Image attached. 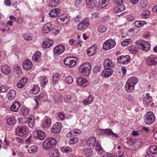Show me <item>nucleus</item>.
I'll return each mask as SVG.
<instances>
[{
  "label": "nucleus",
  "instance_id": "nucleus-1",
  "mask_svg": "<svg viewBox=\"0 0 157 157\" xmlns=\"http://www.w3.org/2000/svg\"><path fill=\"white\" fill-rule=\"evenodd\" d=\"M138 82V79L136 77L129 78L126 83L125 87L126 91L128 93L132 92L134 90V86Z\"/></svg>",
  "mask_w": 157,
  "mask_h": 157
},
{
  "label": "nucleus",
  "instance_id": "nucleus-2",
  "mask_svg": "<svg viewBox=\"0 0 157 157\" xmlns=\"http://www.w3.org/2000/svg\"><path fill=\"white\" fill-rule=\"evenodd\" d=\"M90 64L88 62L81 64L78 68V72L81 75L86 77L89 76L91 70Z\"/></svg>",
  "mask_w": 157,
  "mask_h": 157
},
{
  "label": "nucleus",
  "instance_id": "nucleus-3",
  "mask_svg": "<svg viewBox=\"0 0 157 157\" xmlns=\"http://www.w3.org/2000/svg\"><path fill=\"white\" fill-rule=\"evenodd\" d=\"M56 140L52 137L49 138L44 142L43 144V148L46 151L49 150L53 148L56 144Z\"/></svg>",
  "mask_w": 157,
  "mask_h": 157
},
{
  "label": "nucleus",
  "instance_id": "nucleus-4",
  "mask_svg": "<svg viewBox=\"0 0 157 157\" xmlns=\"http://www.w3.org/2000/svg\"><path fill=\"white\" fill-rule=\"evenodd\" d=\"M136 44L140 49L145 52L148 51L150 48V44L146 41L139 40L136 42Z\"/></svg>",
  "mask_w": 157,
  "mask_h": 157
},
{
  "label": "nucleus",
  "instance_id": "nucleus-5",
  "mask_svg": "<svg viewBox=\"0 0 157 157\" xmlns=\"http://www.w3.org/2000/svg\"><path fill=\"white\" fill-rule=\"evenodd\" d=\"M155 117L154 114L151 112H147L144 119L145 122L147 124H150L155 121Z\"/></svg>",
  "mask_w": 157,
  "mask_h": 157
},
{
  "label": "nucleus",
  "instance_id": "nucleus-6",
  "mask_svg": "<svg viewBox=\"0 0 157 157\" xmlns=\"http://www.w3.org/2000/svg\"><path fill=\"white\" fill-rule=\"evenodd\" d=\"M116 42L112 39L107 40L103 44L102 47L104 50H108L113 48L115 45Z\"/></svg>",
  "mask_w": 157,
  "mask_h": 157
},
{
  "label": "nucleus",
  "instance_id": "nucleus-7",
  "mask_svg": "<svg viewBox=\"0 0 157 157\" xmlns=\"http://www.w3.org/2000/svg\"><path fill=\"white\" fill-rule=\"evenodd\" d=\"M118 63L123 64H127L130 61V57L128 55L121 56L117 58Z\"/></svg>",
  "mask_w": 157,
  "mask_h": 157
},
{
  "label": "nucleus",
  "instance_id": "nucleus-8",
  "mask_svg": "<svg viewBox=\"0 0 157 157\" xmlns=\"http://www.w3.org/2000/svg\"><path fill=\"white\" fill-rule=\"evenodd\" d=\"M102 132L104 134L111 137L113 140L116 139L118 137V135L113 132L110 128L104 129L102 131Z\"/></svg>",
  "mask_w": 157,
  "mask_h": 157
},
{
  "label": "nucleus",
  "instance_id": "nucleus-9",
  "mask_svg": "<svg viewBox=\"0 0 157 157\" xmlns=\"http://www.w3.org/2000/svg\"><path fill=\"white\" fill-rule=\"evenodd\" d=\"M61 124L59 122H56L51 128V132L52 134H57L61 131Z\"/></svg>",
  "mask_w": 157,
  "mask_h": 157
},
{
  "label": "nucleus",
  "instance_id": "nucleus-10",
  "mask_svg": "<svg viewBox=\"0 0 157 157\" xmlns=\"http://www.w3.org/2000/svg\"><path fill=\"white\" fill-rule=\"evenodd\" d=\"M64 46L61 44L56 46L53 49V52L54 55H59L62 54L65 51Z\"/></svg>",
  "mask_w": 157,
  "mask_h": 157
},
{
  "label": "nucleus",
  "instance_id": "nucleus-11",
  "mask_svg": "<svg viewBox=\"0 0 157 157\" xmlns=\"http://www.w3.org/2000/svg\"><path fill=\"white\" fill-rule=\"evenodd\" d=\"M89 22L88 21L84 20L79 23L77 26V29L79 31H84L89 26Z\"/></svg>",
  "mask_w": 157,
  "mask_h": 157
},
{
  "label": "nucleus",
  "instance_id": "nucleus-12",
  "mask_svg": "<svg viewBox=\"0 0 157 157\" xmlns=\"http://www.w3.org/2000/svg\"><path fill=\"white\" fill-rule=\"evenodd\" d=\"M34 137L40 140H43L45 137V134L41 130H36L33 132Z\"/></svg>",
  "mask_w": 157,
  "mask_h": 157
},
{
  "label": "nucleus",
  "instance_id": "nucleus-13",
  "mask_svg": "<svg viewBox=\"0 0 157 157\" xmlns=\"http://www.w3.org/2000/svg\"><path fill=\"white\" fill-rule=\"evenodd\" d=\"M57 22L63 24H65L69 21V19L66 15H60L57 18Z\"/></svg>",
  "mask_w": 157,
  "mask_h": 157
},
{
  "label": "nucleus",
  "instance_id": "nucleus-14",
  "mask_svg": "<svg viewBox=\"0 0 157 157\" xmlns=\"http://www.w3.org/2000/svg\"><path fill=\"white\" fill-rule=\"evenodd\" d=\"M105 68L101 73V75L103 77L108 78L112 75L113 70L110 68Z\"/></svg>",
  "mask_w": 157,
  "mask_h": 157
},
{
  "label": "nucleus",
  "instance_id": "nucleus-15",
  "mask_svg": "<svg viewBox=\"0 0 157 157\" xmlns=\"http://www.w3.org/2000/svg\"><path fill=\"white\" fill-rule=\"evenodd\" d=\"M54 44L53 40L49 39L48 37L45 38V40L42 44V47L44 48H48L52 46Z\"/></svg>",
  "mask_w": 157,
  "mask_h": 157
},
{
  "label": "nucleus",
  "instance_id": "nucleus-16",
  "mask_svg": "<svg viewBox=\"0 0 157 157\" xmlns=\"http://www.w3.org/2000/svg\"><path fill=\"white\" fill-rule=\"evenodd\" d=\"M96 142V138L93 136L89 138L86 141L87 145L91 149L95 147Z\"/></svg>",
  "mask_w": 157,
  "mask_h": 157
},
{
  "label": "nucleus",
  "instance_id": "nucleus-17",
  "mask_svg": "<svg viewBox=\"0 0 157 157\" xmlns=\"http://www.w3.org/2000/svg\"><path fill=\"white\" fill-rule=\"evenodd\" d=\"M146 64L149 66L155 65L157 64V57H148L146 60Z\"/></svg>",
  "mask_w": 157,
  "mask_h": 157
},
{
  "label": "nucleus",
  "instance_id": "nucleus-18",
  "mask_svg": "<svg viewBox=\"0 0 157 157\" xmlns=\"http://www.w3.org/2000/svg\"><path fill=\"white\" fill-rule=\"evenodd\" d=\"M28 129L24 127H20L17 128L16 132L18 135L21 136H24L27 132Z\"/></svg>",
  "mask_w": 157,
  "mask_h": 157
},
{
  "label": "nucleus",
  "instance_id": "nucleus-19",
  "mask_svg": "<svg viewBox=\"0 0 157 157\" xmlns=\"http://www.w3.org/2000/svg\"><path fill=\"white\" fill-rule=\"evenodd\" d=\"M77 83L78 86L85 87L89 84L87 80L82 77H78L77 79Z\"/></svg>",
  "mask_w": 157,
  "mask_h": 157
},
{
  "label": "nucleus",
  "instance_id": "nucleus-20",
  "mask_svg": "<svg viewBox=\"0 0 157 157\" xmlns=\"http://www.w3.org/2000/svg\"><path fill=\"white\" fill-rule=\"evenodd\" d=\"M22 66L24 69L26 70H29L31 69L33 65L31 61L26 59L23 62Z\"/></svg>",
  "mask_w": 157,
  "mask_h": 157
},
{
  "label": "nucleus",
  "instance_id": "nucleus-21",
  "mask_svg": "<svg viewBox=\"0 0 157 157\" xmlns=\"http://www.w3.org/2000/svg\"><path fill=\"white\" fill-rule=\"evenodd\" d=\"M60 13V10L58 8H55L51 10L49 13V16L52 18L57 17Z\"/></svg>",
  "mask_w": 157,
  "mask_h": 157
},
{
  "label": "nucleus",
  "instance_id": "nucleus-22",
  "mask_svg": "<svg viewBox=\"0 0 157 157\" xmlns=\"http://www.w3.org/2000/svg\"><path fill=\"white\" fill-rule=\"evenodd\" d=\"M97 46L93 45L88 48L87 50V54L89 56H92L94 55L97 51Z\"/></svg>",
  "mask_w": 157,
  "mask_h": 157
},
{
  "label": "nucleus",
  "instance_id": "nucleus-23",
  "mask_svg": "<svg viewBox=\"0 0 157 157\" xmlns=\"http://www.w3.org/2000/svg\"><path fill=\"white\" fill-rule=\"evenodd\" d=\"M21 107V104L20 102L15 101L11 105L10 107V110L13 112H17Z\"/></svg>",
  "mask_w": 157,
  "mask_h": 157
},
{
  "label": "nucleus",
  "instance_id": "nucleus-24",
  "mask_svg": "<svg viewBox=\"0 0 157 157\" xmlns=\"http://www.w3.org/2000/svg\"><path fill=\"white\" fill-rule=\"evenodd\" d=\"M86 5L89 8H94L98 7V3L97 0H86Z\"/></svg>",
  "mask_w": 157,
  "mask_h": 157
},
{
  "label": "nucleus",
  "instance_id": "nucleus-25",
  "mask_svg": "<svg viewBox=\"0 0 157 157\" xmlns=\"http://www.w3.org/2000/svg\"><path fill=\"white\" fill-rule=\"evenodd\" d=\"M104 65L105 68H113L115 66L114 64L111 60L108 58L105 59Z\"/></svg>",
  "mask_w": 157,
  "mask_h": 157
},
{
  "label": "nucleus",
  "instance_id": "nucleus-26",
  "mask_svg": "<svg viewBox=\"0 0 157 157\" xmlns=\"http://www.w3.org/2000/svg\"><path fill=\"white\" fill-rule=\"evenodd\" d=\"M7 124L9 125L14 124L16 122V120L14 116H6V118Z\"/></svg>",
  "mask_w": 157,
  "mask_h": 157
},
{
  "label": "nucleus",
  "instance_id": "nucleus-27",
  "mask_svg": "<svg viewBox=\"0 0 157 157\" xmlns=\"http://www.w3.org/2000/svg\"><path fill=\"white\" fill-rule=\"evenodd\" d=\"M41 53L39 51L35 52L32 57V60L35 62L39 61L40 60Z\"/></svg>",
  "mask_w": 157,
  "mask_h": 157
},
{
  "label": "nucleus",
  "instance_id": "nucleus-28",
  "mask_svg": "<svg viewBox=\"0 0 157 157\" xmlns=\"http://www.w3.org/2000/svg\"><path fill=\"white\" fill-rule=\"evenodd\" d=\"M27 81V78H23L17 83V86L19 88H22L24 86Z\"/></svg>",
  "mask_w": 157,
  "mask_h": 157
},
{
  "label": "nucleus",
  "instance_id": "nucleus-29",
  "mask_svg": "<svg viewBox=\"0 0 157 157\" xmlns=\"http://www.w3.org/2000/svg\"><path fill=\"white\" fill-rule=\"evenodd\" d=\"M152 101L151 97L149 94H146L143 99L144 104L145 106L148 105Z\"/></svg>",
  "mask_w": 157,
  "mask_h": 157
},
{
  "label": "nucleus",
  "instance_id": "nucleus-30",
  "mask_svg": "<svg viewBox=\"0 0 157 157\" xmlns=\"http://www.w3.org/2000/svg\"><path fill=\"white\" fill-rule=\"evenodd\" d=\"M7 95L8 99L10 100H12L16 96V92L14 90H10L7 93Z\"/></svg>",
  "mask_w": 157,
  "mask_h": 157
},
{
  "label": "nucleus",
  "instance_id": "nucleus-31",
  "mask_svg": "<svg viewBox=\"0 0 157 157\" xmlns=\"http://www.w3.org/2000/svg\"><path fill=\"white\" fill-rule=\"evenodd\" d=\"M1 69L2 72L5 75H9L10 72V69L7 65L2 66L1 67Z\"/></svg>",
  "mask_w": 157,
  "mask_h": 157
},
{
  "label": "nucleus",
  "instance_id": "nucleus-32",
  "mask_svg": "<svg viewBox=\"0 0 157 157\" xmlns=\"http://www.w3.org/2000/svg\"><path fill=\"white\" fill-rule=\"evenodd\" d=\"M125 9V6L123 4H120L115 6L113 11L115 13H118L123 10Z\"/></svg>",
  "mask_w": 157,
  "mask_h": 157
},
{
  "label": "nucleus",
  "instance_id": "nucleus-33",
  "mask_svg": "<svg viewBox=\"0 0 157 157\" xmlns=\"http://www.w3.org/2000/svg\"><path fill=\"white\" fill-rule=\"evenodd\" d=\"M51 28V23H48L45 25L43 27V32L45 34L48 33L50 31Z\"/></svg>",
  "mask_w": 157,
  "mask_h": 157
},
{
  "label": "nucleus",
  "instance_id": "nucleus-34",
  "mask_svg": "<svg viewBox=\"0 0 157 157\" xmlns=\"http://www.w3.org/2000/svg\"><path fill=\"white\" fill-rule=\"evenodd\" d=\"M109 2V0H101L98 4V7L102 8L108 5Z\"/></svg>",
  "mask_w": 157,
  "mask_h": 157
},
{
  "label": "nucleus",
  "instance_id": "nucleus-35",
  "mask_svg": "<svg viewBox=\"0 0 157 157\" xmlns=\"http://www.w3.org/2000/svg\"><path fill=\"white\" fill-rule=\"evenodd\" d=\"M60 74L58 73L54 74L52 77V82L53 84L56 85L58 83L60 79Z\"/></svg>",
  "mask_w": 157,
  "mask_h": 157
},
{
  "label": "nucleus",
  "instance_id": "nucleus-36",
  "mask_svg": "<svg viewBox=\"0 0 157 157\" xmlns=\"http://www.w3.org/2000/svg\"><path fill=\"white\" fill-rule=\"evenodd\" d=\"M35 118L32 115L29 117L28 119V124L29 126L31 128H33L34 125V121Z\"/></svg>",
  "mask_w": 157,
  "mask_h": 157
},
{
  "label": "nucleus",
  "instance_id": "nucleus-37",
  "mask_svg": "<svg viewBox=\"0 0 157 157\" xmlns=\"http://www.w3.org/2000/svg\"><path fill=\"white\" fill-rule=\"evenodd\" d=\"M59 152L57 150H52L50 151L48 154V157H58Z\"/></svg>",
  "mask_w": 157,
  "mask_h": 157
},
{
  "label": "nucleus",
  "instance_id": "nucleus-38",
  "mask_svg": "<svg viewBox=\"0 0 157 157\" xmlns=\"http://www.w3.org/2000/svg\"><path fill=\"white\" fill-rule=\"evenodd\" d=\"M59 0H50L48 3V6L51 7L56 6L59 4Z\"/></svg>",
  "mask_w": 157,
  "mask_h": 157
},
{
  "label": "nucleus",
  "instance_id": "nucleus-39",
  "mask_svg": "<svg viewBox=\"0 0 157 157\" xmlns=\"http://www.w3.org/2000/svg\"><path fill=\"white\" fill-rule=\"evenodd\" d=\"M40 82L41 86L44 87L48 83L47 78L45 76H42L40 78Z\"/></svg>",
  "mask_w": 157,
  "mask_h": 157
},
{
  "label": "nucleus",
  "instance_id": "nucleus-40",
  "mask_svg": "<svg viewBox=\"0 0 157 157\" xmlns=\"http://www.w3.org/2000/svg\"><path fill=\"white\" fill-rule=\"evenodd\" d=\"M95 148L96 151H98L99 154H102L103 153L104 150L101 146L100 143H99V141H98L97 143H96Z\"/></svg>",
  "mask_w": 157,
  "mask_h": 157
},
{
  "label": "nucleus",
  "instance_id": "nucleus-41",
  "mask_svg": "<svg viewBox=\"0 0 157 157\" xmlns=\"http://www.w3.org/2000/svg\"><path fill=\"white\" fill-rule=\"evenodd\" d=\"M40 88L37 85H34L33 87L30 90V93L33 94H36L38 93Z\"/></svg>",
  "mask_w": 157,
  "mask_h": 157
},
{
  "label": "nucleus",
  "instance_id": "nucleus-42",
  "mask_svg": "<svg viewBox=\"0 0 157 157\" xmlns=\"http://www.w3.org/2000/svg\"><path fill=\"white\" fill-rule=\"evenodd\" d=\"M146 24L145 21H136L134 23L135 26L137 27H142Z\"/></svg>",
  "mask_w": 157,
  "mask_h": 157
},
{
  "label": "nucleus",
  "instance_id": "nucleus-43",
  "mask_svg": "<svg viewBox=\"0 0 157 157\" xmlns=\"http://www.w3.org/2000/svg\"><path fill=\"white\" fill-rule=\"evenodd\" d=\"M51 124V120L50 118L45 119L43 123V126L44 128H46L49 127Z\"/></svg>",
  "mask_w": 157,
  "mask_h": 157
},
{
  "label": "nucleus",
  "instance_id": "nucleus-44",
  "mask_svg": "<svg viewBox=\"0 0 157 157\" xmlns=\"http://www.w3.org/2000/svg\"><path fill=\"white\" fill-rule=\"evenodd\" d=\"M38 147L36 145L32 146L28 150V152L30 153H33L37 151Z\"/></svg>",
  "mask_w": 157,
  "mask_h": 157
},
{
  "label": "nucleus",
  "instance_id": "nucleus-45",
  "mask_svg": "<svg viewBox=\"0 0 157 157\" xmlns=\"http://www.w3.org/2000/svg\"><path fill=\"white\" fill-rule=\"evenodd\" d=\"M60 150L63 152L68 153L72 151V149L71 148L67 146H64L61 147Z\"/></svg>",
  "mask_w": 157,
  "mask_h": 157
},
{
  "label": "nucleus",
  "instance_id": "nucleus-46",
  "mask_svg": "<svg viewBox=\"0 0 157 157\" xmlns=\"http://www.w3.org/2000/svg\"><path fill=\"white\" fill-rule=\"evenodd\" d=\"M93 100V98L91 95H90L88 98L83 101L82 103L85 105H88L90 104Z\"/></svg>",
  "mask_w": 157,
  "mask_h": 157
},
{
  "label": "nucleus",
  "instance_id": "nucleus-47",
  "mask_svg": "<svg viewBox=\"0 0 157 157\" xmlns=\"http://www.w3.org/2000/svg\"><path fill=\"white\" fill-rule=\"evenodd\" d=\"M106 30V27L104 25H101L98 28V30L100 33H103L105 32Z\"/></svg>",
  "mask_w": 157,
  "mask_h": 157
},
{
  "label": "nucleus",
  "instance_id": "nucleus-48",
  "mask_svg": "<svg viewBox=\"0 0 157 157\" xmlns=\"http://www.w3.org/2000/svg\"><path fill=\"white\" fill-rule=\"evenodd\" d=\"M150 12L148 10L144 11L142 13L141 16L144 19L147 18L150 16Z\"/></svg>",
  "mask_w": 157,
  "mask_h": 157
},
{
  "label": "nucleus",
  "instance_id": "nucleus-49",
  "mask_svg": "<svg viewBox=\"0 0 157 157\" xmlns=\"http://www.w3.org/2000/svg\"><path fill=\"white\" fill-rule=\"evenodd\" d=\"M132 42V41L131 39H127L122 42L121 43V45L122 46L125 47L131 43Z\"/></svg>",
  "mask_w": 157,
  "mask_h": 157
},
{
  "label": "nucleus",
  "instance_id": "nucleus-50",
  "mask_svg": "<svg viewBox=\"0 0 157 157\" xmlns=\"http://www.w3.org/2000/svg\"><path fill=\"white\" fill-rule=\"evenodd\" d=\"M29 112V110L28 109L25 107L22 108L20 112V114L24 116L27 115Z\"/></svg>",
  "mask_w": 157,
  "mask_h": 157
},
{
  "label": "nucleus",
  "instance_id": "nucleus-51",
  "mask_svg": "<svg viewBox=\"0 0 157 157\" xmlns=\"http://www.w3.org/2000/svg\"><path fill=\"white\" fill-rule=\"evenodd\" d=\"M78 137L75 136L70 139L69 143L70 144H73L77 142L78 140Z\"/></svg>",
  "mask_w": 157,
  "mask_h": 157
},
{
  "label": "nucleus",
  "instance_id": "nucleus-52",
  "mask_svg": "<svg viewBox=\"0 0 157 157\" xmlns=\"http://www.w3.org/2000/svg\"><path fill=\"white\" fill-rule=\"evenodd\" d=\"M82 18V15L80 14L75 16L72 18L73 20L75 22H78Z\"/></svg>",
  "mask_w": 157,
  "mask_h": 157
},
{
  "label": "nucleus",
  "instance_id": "nucleus-53",
  "mask_svg": "<svg viewBox=\"0 0 157 157\" xmlns=\"http://www.w3.org/2000/svg\"><path fill=\"white\" fill-rule=\"evenodd\" d=\"M149 151L151 153L154 154L157 153V146H153L150 147Z\"/></svg>",
  "mask_w": 157,
  "mask_h": 157
},
{
  "label": "nucleus",
  "instance_id": "nucleus-54",
  "mask_svg": "<svg viewBox=\"0 0 157 157\" xmlns=\"http://www.w3.org/2000/svg\"><path fill=\"white\" fill-rule=\"evenodd\" d=\"M84 152L86 156H90L92 155V151L90 149H84Z\"/></svg>",
  "mask_w": 157,
  "mask_h": 157
},
{
  "label": "nucleus",
  "instance_id": "nucleus-55",
  "mask_svg": "<svg viewBox=\"0 0 157 157\" xmlns=\"http://www.w3.org/2000/svg\"><path fill=\"white\" fill-rule=\"evenodd\" d=\"M9 89V87L7 86L3 85L0 86V92H6Z\"/></svg>",
  "mask_w": 157,
  "mask_h": 157
},
{
  "label": "nucleus",
  "instance_id": "nucleus-56",
  "mask_svg": "<svg viewBox=\"0 0 157 157\" xmlns=\"http://www.w3.org/2000/svg\"><path fill=\"white\" fill-rule=\"evenodd\" d=\"M73 80V78L70 76H67L65 79V81L68 84L71 83Z\"/></svg>",
  "mask_w": 157,
  "mask_h": 157
},
{
  "label": "nucleus",
  "instance_id": "nucleus-57",
  "mask_svg": "<svg viewBox=\"0 0 157 157\" xmlns=\"http://www.w3.org/2000/svg\"><path fill=\"white\" fill-rule=\"evenodd\" d=\"M33 138L31 136H30L25 140V143L27 144H31L33 142Z\"/></svg>",
  "mask_w": 157,
  "mask_h": 157
},
{
  "label": "nucleus",
  "instance_id": "nucleus-58",
  "mask_svg": "<svg viewBox=\"0 0 157 157\" xmlns=\"http://www.w3.org/2000/svg\"><path fill=\"white\" fill-rule=\"evenodd\" d=\"M22 38L26 40H32V36L27 34H25L22 36Z\"/></svg>",
  "mask_w": 157,
  "mask_h": 157
},
{
  "label": "nucleus",
  "instance_id": "nucleus-59",
  "mask_svg": "<svg viewBox=\"0 0 157 157\" xmlns=\"http://www.w3.org/2000/svg\"><path fill=\"white\" fill-rule=\"evenodd\" d=\"M136 140L132 138L129 139L127 142V144L131 146L133 145L136 143Z\"/></svg>",
  "mask_w": 157,
  "mask_h": 157
},
{
  "label": "nucleus",
  "instance_id": "nucleus-60",
  "mask_svg": "<svg viewBox=\"0 0 157 157\" xmlns=\"http://www.w3.org/2000/svg\"><path fill=\"white\" fill-rule=\"evenodd\" d=\"M64 100L65 102L68 103L71 99V96L69 94H66L64 95Z\"/></svg>",
  "mask_w": 157,
  "mask_h": 157
},
{
  "label": "nucleus",
  "instance_id": "nucleus-61",
  "mask_svg": "<svg viewBox=\"0 0 157 157\" xmlns=\"http://www.w3.org/2000/svg\"><path fill=\"white\" fill-rule=\"evenodd\" d=\"M71 57H67L64 60V63L67 66H69L70 62L71 61Z\"/></svg>",
  "mask_w": 157,
  "mask_h": 157
},
{
  "label": "nucleus",
  "instance_id": "nucleus-62",
  "mask_svg": "<svg viewBox=\"0 0 157 157\" xmlns=\"http://www.w3.org/2000/svg\"><path fill=\"white\" fill-rule=\"evenodd\" d=\"M76 64V61L72 59L71 58V61L70 62L69 66L70 67H72L75 66Z\"/></svg>",
  "mask_w": 157,
  "mask_h": 157
},
{
  "label": "nucleus",
  "instance_id": "nucleus-63",
  "mask_svg": "<svg viewBox=\"0 0 157 157\" xmlns=\"http://www.w3.org/2000/svg\"><path fill=\"white\" fill-rule=\"evenodd\" d=\"M58 115L61 120H63L65 119V117L64 113H58Z\"/></svg>",
  "mask_w": 157,
  "mask_h": 157
},
{
  "label": "nucleus",
  "instance_id": "nucleus-64",
  "mask_svg": "<svg viewBox=\"0 0 157 157\" xmlns=\"http://www.w3.org/2000/svg\"><path fill=\"white\" fill-rule=\"evenodd\" d=\"M100 71V67L98 66L94 67L93 69V72L95 73H98Z\"/></svg>",
  "mask_w": 157,
  "mask_h": 157
}]
</instances>
